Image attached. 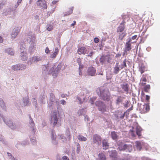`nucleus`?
Returning <instances> with one entry per match:
<instances>
[{
  "mask_svg": "<svg viewBox=\"0 0 160 160\" xmlns=\"http://www.w3.org/2000/svg\"><path fill=\"white\" fill-rule=\"evenodd\" d=\"M77 149H76V152L78 154L81 150V147L80 144L78 143H77Z\"/></svg>",
  "mask_w": 160,
  "mask_h": 160,
  "instance_id": "8fccbe9b",
  "label": "nucleus"
},
{
  "mask_svg": "<svg viewBox=\"0 0 160 160\" xmlns=\"http://www.w3.org/2000/svg\"><path fill=\"white\" fill-rule=\"evenodd\" d=\"M95 105L98 110L101 114H103L107 111V106L103 101L100 100L96 101L95 102Z\"/></svg>",
  "mask_w": 160,
  "mask_h": 160,
  "instance_id": "39448f33",
  "label": "nucleus"
},
{
  "mask_svg": "<svg viewBox=\"0 0 160 160\" xmlns=\"http://www.w3.org/2000/svg\"><path fill=\"white\" fill-rule=\"evenodd\" d=\"M29 119V124L30 125L31 128H32V131L34 134L35 132L34 128L35 126V123L32 118H30Z\"/></svg>",
  "mask_w": 160,
  "mask_h": 160,
  "instance_id": "a878e982",
  "label": "nucleus"
},
{
  "mask_svg": "<svg viewBox=\"0 0 160 160\" xmlns=\"http://www.w3.org/2000/svg\"><path fill=\"white\" fill-rule=\"evenodd\" d=\"M111 136L113 140H116L118 139V136L115 131H112L111 132Z\"/></svg>",
  "mask_w": 160,
  "mask_h": 160,
  "instance_id": "473e14b6",
  "label": "nucleus"
},
{
  "mask_svg": "<svg viewBox=\"0 0 160 160\" xmlns=\"http://www.w3.org/2000/svg\"><path fill=\"white\" fill-rule=\"evenodd\" d=\"M50 67V65L47 64V65H44L42 69V73L43 75H46L47 73L48 74V72L49 70V68Z\"/></svg>",
  "mask_w": 160,
  "mask_h": 160,
  "instance_id": "5701e85b",
  "label": "nucleus"
},
{
  "mask_svg": "<svg viewBox=\"0 0 160 160\" xmlns=\"http://www.w3.org/2000/svg\"><path fill=\"white\" fill-rule=\"evenodd\" d=\"M127 33H124L123 32L122 33H119V39L122 41L123 40V38L126 36Z\"/></svg>",
  "mask_w": 160,
  "mask_h": 160,
  "instance_id": "37998d69",
  "label": "nucleus"
},
{
  "mask_svg": "<svg viewBox=\"0 0 160 160\" xmlns=\"http://www.w3.org/2000/svg\"><path fill=\"white\" fill-rule=\"evenodd\" d=\"M120 70V69H119V68L114 67L113 73L115 74H117L119 72Z\"/></svg>",
  "mask_w": 160,
  "mask_h": 160,
  "instance_id": "de8ad7c7",
  "label": "nucleus"
},
{
  "mask_svg": "<svg viewBox=\"0 0 160 160\" xmlns=\"http://www.w3.org/2000/svg\"><path fill=\"white\" fill-rule=\"evenodd\" d=\"M1 117L3 122L12 129L18 131L20 128L21 125L20 122H13L11 119L10 118L5 117L3 115Z\"/></svg>",
  "mask_w": 160,
  "mask_h": 160,
  "instance_id": "7ed1b4c3",
  "label": "nucleus"
},
{
  "mask_svg": "<svg viewBox=\"0 0 160 160\" xmlns=\"http://www.w3.org/2000/svg\"><path fill=\"white\" fill-rule=\"evenodd\" d=\"M86 111L85 108H82L81 109H79L78 110L77 112V114L78 115L80 116L81 115L84 116L86 114Z\"/></svg>",
  "mask_w": 160,
  "mask_h": 160,
  "instance_id": "c85d7f7f",
  "label": "nucleus"
},
{
  "mask_svg": "<svg viewBox=\"0 0 160 160\" xmlns=\"http://www.w3.org/2000/svg\"><path fill=\"white\" fill-rule=\"evenodd\" d=\"M37 4L38 6H40L44 8H47L46 2L44 0H38L37 2Z\"/></svg>",
  "mask_w": 160,
  "mask_h": 160,
  "instance_id": "6ab92c4d",
  "label": "nucleus"
},
{
  "mask_svg": "<svg viewBox=\"0 0 160 160\" xmlns=\"http://www.w3.org/2000/svg\"><path fill=\"white\" fill-rule=\"evenodd\" d=\"M60 138H61V139L62 140L63 142H65L67 141V139L66 138V137H65V136H61Z\"/></svg>",
  "mask_w": 160,
  "mask_h": 160,
  "instance_id": "69168bd1",
  "label": "nucleus"
},
{
  "mask_svg": "<svg viewBox=\"0 0 160 160\" xmlns=\"http://www.w3.org/2000/svg\"><path fill=\"white\" fill-rule=\"evenodd\" d=\"M84 116V118L85 120H87L88 121H89L90 118H89V117L88 115L85 114Z\"/></svg>",
  "mask_w": 160,
  "mask_h": 160,
  "instance_id": "338daca9",
  "label": "nucleus"
},
{
  "mask_svg": "<svg viewBox=\"0 0 160 160\" xmlns=\"http://www.w3.org/2000/svg\"><path fill=\"white\" fill-rule=\"evenodd\" d=\"M12 12V10L10 8H8L6 11L4 12V14L6 15H9Z\"/></svg>",
  "mask_w": 160,
  "mask_h": 160,
  "instance_id": "603ef678",
  "label": "nucleus"
},
{
  "mask_svg": "<svg viewBox=\"0 0 160 160\" xmlns=\"http://www.w3.org/2000/svg\"><path fill=\"white\" fill-rule=\"evenodd\" d=\"M47 99L46 95L45 94L44 92H41L39 97L38 101L42 104H45Z\"/></svg>",
  "mask_w": 160,
  "mask_h": 160,
  "instance_id": "ddd939ff",
  "label": "nucleus"
},
{
  "mask_svg": "<svg viewBox=\"0 0 160 160\" xmlns=\"http://www.w3.org/2000/svg\"><path fill=\"white\" fill-rule=\"evenodd\" d=\"M127 61V60L126 59H124L123 60L122 63L121 64L122 65V66H123L125 67H127V65H126V63Z\"/></svg>",
  "mask_w": 160,
  "mask_h": 160,
  "instance_id": "e2e57ef3",
  "label": "nucleus"
},
{
  "mask_svg": "<svg viewBox=\"0 0 160 160\" xmlns=\"http://www.w3.org/2000/svg\"><path fill=\"white\" fill-rule=\"evenodd\" d=\"M20 57L21 60L25 61L27 60L28 58L27 54L26 53V49L23 46L21 45L20 48Z\"/></svg>",
  "mask_w": 160,
  "mask_h": 160,
  "instance_id": "6e6552de",
  "label": "nucleus"
},
{
  "mask_svg": "<svg viewBox=\"0 0 160 160\" xmlns=\"http://www.w3.org/2000/svg\"><path fill=\"white\" fill-rule=\"evenodd\" d=\"M78 138L79 140L81 141H86L87 140V139L86 137L80 135H79L78 136Z\"/></svg>",
  "mask_w": 160,
  "mask_h": 160,
  "instance_id": "a19ab883",
  "label": "nucleus"
},
{
  "mask_svg": "<svg viewBox=\"0 0 160 160\" xmlns=\"http://www.w3.org/2000/svg\"><path fill=\"white\" fill-rule=\"evenodd\" d=\"M75 149H74L72 150V151L71 154V156L72 157V158L73 159V158L74 157L75 155Z\"/></svg>",
  "mask_w": 160,
  "mask_h": 160,
  "instance_id": "0e129e2a",
  "label": "nucleus"
},
{
  "mask_svg": "<svg viewBox=\"0 0 160 160\" xmlns=\"http://www.w3.org/2000/svg\"><path fill=\"white\" fill-rule=\"evenodd\" d=\"M139 71L141 74H142L145 71L146 67L142 63H141L140 64H139Z\"/></svg>",
  "mask_w": 160,
  "mask_h": 160,
  "instance_id": "7c9ffc66",
  "label": "nucleus"
},
{
  "mask_svg": "<svg viewBox=\"0 0 160 160\" xmlns=\"http://www.w3.org/2000/svg\"><path fill=\"white\" fill-rule=\"evenodd\" d=\"M32 102L33 105H36L37 104V100L35 98H33L32 99Z\"/></svg>",
  "mask_w": 160,
  "mask_h": 160,
  "instance_id": "bf43d9fd",
  "label": "nucleus"
},
{
  "mask_svg": "<svg viewBox=\"0 0 160 160\" xmlns=\"http://www.w3.org/2000/svg\"><path fill=\"white\" fill-rule=\"evenodd\" d=\"M42 60V58L38 56H34L32 58H30L29 62L28 61V63L29 62H30V64H32V62H38L41 61Z\"/></svg>",
  "mask_w": 160,
  "mask_h": 160,
  "instance_id": "dca6fc26",
  "label": "nucleus"
},
{
  "mask_svg": "<svg viewBox=\"0 0 160 160\" xmlns=\"http://www.w3.org/2000/svg\"><path fill=\"white\" fill-rule=\"evenodd\" d=\"M67 136L68 139V140H70L71 137L69 131H68L67 132Z\"/></svg>",
  "mask_w": 160,
  "mask_h": 160,
  "instance_id": "052dcab7",
  "label": "nucleus"
},
{
  "mask_svg": "<svg viewBox=\"0 0 160 160\" xmlns=\"http://www.w3.org/2000/svg\"><path fill=\"white\" fill-rule=\"evenodd\" d=\"M97 98L96 97H92L90 98L89 99V103H90L91 105H93L95 104V101L96 100Z\"/></svg>",
  "mask_w": 160,
  "mask_h": 160,
  "instance_id": "58836bf2",
  "label": "nucleus"
},
{
  "mask_svg": "<svg viewBox=\"0 0 160 160\" xmlns=\"http://www.w3.org/2000/svg\"><path fill=\"white\" fill-rule=\"evenodd\" d=\"M79 65V73L80 75H81L82 74V69L84 68V66L82 63L80 64Z\"/></svg>",
  "mask_w": 160,
  "mask_h": 160,
  "instance_id": "e433bc0d",
  "label": "nucleus"
},
{
  "mask_svg": "<svg viewBox=\"0 0 160 160\" xmlns=\"http://www.w3.org/2000/svg\"><path fill=\"white\" fill-rule=\"evenodd\" d=\"M124 108H127L129 107L131 105H133L131 104V102L130 100L128 99H124L122 105Z\"/></svg>",
  "mask_w": 160,
  "mask_h": 160,
  "instance_id": "412c9836",
  "label": "nucleus"
},
{
  "mask_svg": "<svg viewBox=\"0 0 160 160\" xmlns=\"http://www.w3.org/2000/svg\"><path fill=\"white\" fill-rule=\"evenodd\" d=\"M31 38L30 37L27 38V42L30 43V45L29 48H35L34 46L36 39L35 36H33V38H32V39H31V38H32V36H31Z\"/></svg>",
  "mask_w": 160,
  "mask_h": 160,
  "instance_id": "f8f14e48",
  "label": "nucleus"
},
{
  "mask_svg": "<svg viewBox=\"0 0 160 160\" xmlns=\"http://www.w3.org/2000/svg\"><path fill=\"white\" fill-rule=\"evenodd\" d=\"M150 88V85L148 84L146 85L143 88V90L146 92H148Z\"/></svg>",
  "mask_w": 160,
  "mask_h": 160,
  "instance_id": "79ce46f5",
  "label": "nucleus"
},
{
  "mask_svg": "<svg viewBox=\"0 0 160 160\" xmlns=\"http://www.w3.org/2000/svg\"><path fill=\"white\" fill-rule=\"evenodd\" d=\"M99 60L102 64L103 65L105 64V62L106 61L105 55H102L100 58Z\"/></svg>",
  "mask_w": 160,
  "mask_h": 160,
  "instance_id": "f704fd0d",
  "label": "nucleus"
},
{
  "mask_svg": "<svg viewBox=\"0 0 160 160\" xmlns=\"http://www.w3.org/2000/svg\"><path fill=\"white\" fill-rule=\"evenodd\" d=\"M87 51V49L85 47L82 46L78 48L77 52L79 55H84Z\"/></svg>",
  "mask_w": 160,
  "mask_h": 160,
  "instance_id": "f3484780",
  "label": "nucleus"
},
{
  "mask_svg": "<svg viewBox=\"0 0 160 160\" xmlns=\"http://www.w3.org/2000/svg\"><path fill=\"white\" fill-rule=\"evenodd\" d=\"M121 86L122 89L125 91L126 92H128L129 87L128 83H125V84H123L121 85Z\"/></svg>",
  "mask_w": 160,
  "mask_h": 160,
  "instance_id": "c756f323",
  "label": "nucleus"
},
{
  "mask_svg": "<svg viewBox=\"0 0 160 160\" xmlns=\"http://www.w3.org/2000/svg\"><path fill=\"white\" fill-rule=\"evenodd\" d=\"M124 100V98L121 96H118L117 99L116 100V104L118 105H120V104H121L122 105Z\"/></svg>",
  "mask_w": 160,
  "mask_h": 160,
  "instance_id": "bb28decb",
  "label": "nucleus"
},
{
  "mask_svg": "<svg viewBox=\"0 0 160 160\" xmlns=\"http://www.w3.org/2000/svg\"><path fill=\"white\" fill-rule=\"evenodd\" d=\"M125 28V25H119L117 28V32H122L124 30Z\"/></svg>",
  "mask_w": 160,
  "mask_h": 160,
  "instance_id": "c9c22d12",
  "label": "nucleus"
},
{
  "mask_svg": "<svg viewBox=\"0 0 160 160\" xmlns=\"http://www.w3.org/2000/svg\"><path fill=\"white\" fill-rule=\"evenodd\" d=\"M95 54V52L93 51L91 52L89 54L86 55V56L88 57H90L91 58H92L93 55Z\"/></svg>",
  "mask_w": 160,
  "mask_h": 160,
  "instance_id": "13d9d810",
  "label": "nucleus"
},
{
  "mask_svg": "<svg viewBox=\"0 0 160 160\" xmlns=\"http://www.w3.org/2000/svg\"><path fill=\"white\" fill-rule=\"evenodd\" d=\"M59 50L58 48H55L54 51L53 52H52V53H51L50 56V58H51L52 60H53L56 58L57 55L58 53Z\"/></svg>",
  "mask_w": 160,
  "mask_h": 160,
  "instance_id": "4be33fe9",
  "label": "nucleus"
},
{
  "mask_svg": "<svg viewBox=\"0 0 160 160\" xmlns=\"http://www.w3.org/2000/svg\"><path fill=\"white\" fill-rule=\"evenodd\" d=\"M0 106L3 109H5L6 108L4 102L2 98H0Z\"/></svg>",
  "mask_w": 160,
  "mask_h": 160,
  "instance_id": "ea45409f",
  "label": "nucleus"
},
{
  "mask_svg": "<svg viewBox=\"0 0 160 160\" xmlns=\"http://www.w3.org/2000/svg\"><path fill=\"white\" fill-rule=\"evenodd\" d=\"M55 66L54 65L52 67L50 68L48 72V74H52L54 78H56L57 77L58 74V73H59L62 66V65L61 63H59L55 68H54Z\"/></svg>",
  "mask_w": 160,
  "mask_h": 160,
  "instance_id": "423d86ee",
  "label": "nucleus"
},
{
  "mask_svg": "<svg viewBox=\"0 0 160 160\" xmlns=\"http://www.w3.org/2000/svg\"><path fill=\"white\" fill-rule=\"evenodd\" d=\"M105 55L106 60L108 63L110 62V61L111 60V58L109 54H107Z\"/></svg>",
  "mask_w": 160,
  "mask_h": 160,
  "instance_id": "09e8293b",
  "label": "nucleus"
},
{
  "mask_svg": "<svg viewBox=\"0 0 160 160\" xmlns=\"http://www.w3.org/2000/svg\"><path fill=\"white\" fill-rule=\"evenodd\" d=\"M133 105H132V106H131L128 109L126 112H125L123 113L122 114V115H124V116L125 117L126 115V113H127L128 112H129L131 110H132L133 109Z\"/></svg>",
  "mask_w": 160,
  "mask_h": 160,
  "instance_id": "49530a36",
  "label": "nucleus"
},
{
  "mask_svg": "<svg viewBox=\"0 0 160 160\" xmlns=\"http://www.w3.org/2000/svg\"><path fill=\"white\" fill-rule=\"evenodd\" d=\"M118 149L119 154H120L121 158V160H130V156L127 153L128 151L131 152L132 150V146L130 144H125L123 142L119 141L117 142Z\"/></svg>",
  "mask_w": 160,
  "mask_h": 160,
  "instance_id": "f03ea898",
  "label": "nucleus"
},
{
  "mask_svg": "<svg viewBox=\"0 0 160 160\" xmlns=\"http://www.w3.org/2000/svg\"><path fill=\"white\" fill-rule=\"evenodd\" d=\"M48 27L47 28V30L49 31H50L52 30L53 28V26L52 25H48Z\"/></svg>",
  "mask_w": 160,
  "mask_h": 160,
  "instance_id": "864d4df0",
  "label": "nucleus"
},
{
  "mask_svg": "<svg viewBox=\"0 0 160 160\" xmlns=\"http://www.w3.org/2000/svg\"><path fill=\"white\" fill-rule=\"evenodd\" d=\"M35 50V48H29L28 51L30 54H32L33 52H34V50Z\"/></svg>",
  "mask_w": 160,
  "mask_h": 160,
  "instance_id": "5fc2aeb1",
  "label": "nucleus"
},
{
  "mask_svg": "<svg viewBox=\"0 0 160 160\" xmlns=\"http://www.w3.org/2000/svg\"><path fill=\"white\" fill-rule=\"evenodd\" d=\"M73 8V7H72L71 8H70L68 11L67 12H65V13L64 14V16H65L68 15H69L72 14V12Z\"/></svg>",
  "mask_w": 160,
  "mask_h": 160,
  "instance_id": "c03bdc74",
  "label": "nucleus"
},
{
  "mask_svg": "<svg viewBox=\"0 0 160 160\" xmlns=\"http://www.w3.org/2000/svg\"><path fill=\"white\" fill-rule=\"evenodd\" d=\"M101 143H102V147L103 150H106L109 148V145L108 140L106 139H103Z\"/></svg>",
  "mask_w": 160,
  "mask_h": 160,
  "instance_id": "a211bd4d",
  "label": "nucleus"
},
{
  "mask_svg": "<svg viewBox=\"0 0 160 160\" xmlns=\"http://www.w3.org/2000/svg\"><path fill=\"white\" fill-rule=\"evenodd\" d=\"M12 68L14 71L22 70L25 69L26 66L23 64H18L13 65L12 67Z\"/></svg>",
  "mask_w": 160,
  "mask_h": 160,
  "instance_id": "9b49d317",
  "label": "nucleus"
},
{
  "mask_svg": "<svg viewBox=\"0 0 160 160\" xmlns=\"http://www.w3.org/2000/svg\"><path fill=\"white\" fill-rule=\"evenodd\" d=\"M150 96L148 95H146L145 96V102L148 103H150Z\"/></svg>",
  "mask_w": 160,
  "mask_h": 160,
  "instance_id": "3c124183",
  "label": "nucleus"
},
{
  "mask_svg": "<svg viewBox=\"0 0 160 160\" xmlns=\"http://www.w3.org/2000/svg\"><path fill=\"white\" fill-rule=\"evenodd\" d=\"M77 99L78 100V104H82L83 102L84 101L85 99L83 98L82 100L81 98L78 97H77Z\"/></svg>",
  "mask_w": 160,
  "mask_h": 160,
  "instance_id": "a18cd8bd",
  "label": "nucleus"
},
{
  "mask_svg": "<svg viewBox=\"0 0 160 160\" xmlns=\"http://www.w3.org/2000/svg\"><path fill=\"white\" fill-rule=\"evenodd\" d=\"M135 125L136 126V134L138 136V138L141 137L142 135L141 134V131L142 130V129L141 127L138 124L137 122H135Z\"/></svg>",
  "mask_w": 160,
  "mask_h": 160,
  "instance_id": "2eb2a0df",
  "label": "nucleus"
},
{
  "mask_svg": "<svg viewBox=\"0 0 160 160\" xmlns=\"http://www.w3.org/2000/svg\"><path fill=\"white\" fill-rule=\"evenodd\" d=\"M23 105L24 107L29 106L30 104L29 99L27 97H23L22 98Z\"/></svg>",
  "mask_w": 160,
  "mask_h": 160,
  "instance_id": "393cba45",
  "label": "nucleus"
},
{
  "mask_svg": "<svg viewBox=\"0 0 160 160\" xmlns=\"http://www.w3.org/2000/svg\"><path fill=\"white\" fill-rule=\"evenodd\" d=\"M108 153L110 158L112 160H121V158L118 157V153L116 150H109Z\"/></svg>",
  "mask_w": 160,
  "mask_h": 160,
  "instance_id": "0eeeda50",
  "label": "nucleus"
},
{
  "mask_svg": "<svg viewBox=\"0 0 160 160\" xmlns=\"http://www.w3.org/2000/svg\"><path fill=\"white\" fill-rule=\"evenodd\" d=\"M5 51L6 52L11 56L13 55L14 54V52L13 49L12 48H7L5 49Z\"/></svg>",
  "mask_w": 160,
  "mask_h": 160,
  "instance_id": "cd10ccee",
  "label": "nucleus"
},
{
  "mask_svg": "<svg viewBox=\"0 0 160 160\" xmlns=\"http://www.w3.org/2000/svg\"><path fill=\"white\" fill-rule=\"evenodd\" d=\"M102 138L101 136L97 134L93 135L92 137V143L96 144L98 146H99L101 143Z\"/></svg>",
  "mask_w": 160,
  "mask_h": 160,
  "instance_id": "1a4fd4ad",
  "label": "nucleus"
},
{
  "mask_svg": "<svg viewBox=\"0 0 160 160\" xmlns=\"http://www.w3.org/2000/svg\"><path fill=\"white\" fill-rule=\"evenodd\" d=\"M96 70L92 66L89 67L87 71V74L89 76H94L96 75Z\"/></svg>",
  "mask_w": 160,
  "mask_h": 160,
  "instance_id": "9d476101",
  "label": "nucleus"
},
{
  "mask_svg": "<svg viewBox=\"0 0 160 160\" xmlns=\"http://www.w3.org/2000/svg\"><path fill=\"white\" fill-rule=\"evenodd\" d=\"M52 50H50L49 49V48H48V47H46V49H45V52L48 54H49V53H50V52H51V51Z\"/></svg>",
  "mask_w": 160,
  "mask_h": 160,
  "instance_id": "6e6d98bb",
  "label": "nucleus"
},
{
  "mask_svg": "<svg viewBox=\"0 0 160 160\" xmlns=\"http://www.w3.org/2000/svg\"><path fill=\"white\" fill-rule=\"evenodd\" d=\"M51 135L52 143L54 145L57 144L58 143V141L56 140L57 136L54 130L52 129L51 130Z\"/></svg>",
  "mask_w": 160,
  "mask_h": 160,
  "instance_id": "4468645a",
  "label": "nucleus"
},
{
  "mask_svg": "<svg viewBox=\"0 0 160 160\" xmlns=\"http://www.w3.org/2000/svg\"><path fill=\"white\" fill-rule=\"evenodd\" d=\"M20 30L18 27L15 28L13 30L12 34L11 37L12 38H15L17 35L18 34Z\"/></svg>",
  "mask_w": 160,
  "mask_h": 160,
  "instance_id": "aec40b11",
  "label": "nucleus"
},
{
  "mask_svg": "<svg viewBox=\"0 0 160 160\" xmlns=\"http://www.w3.org/2000/svg\"><path fill=\"white\" fill-rule=\"evenodd\" d=\"M129 51H127L126 50L124 49V52L122 54L123 56L124 57L126 55H128L129 53Z\"/></svg>",
  "mask_w": 160,
  "mask_h": 160,
  "instance_id": "4d7b16f0",
  "label": "nucleus"
},
{
  "mask_svg": "<svg viewBox=\"0 0 160 160\" xmlns=\"http://www.w3.org/2000/svg\"><path fill=\"white\" fill-rule=\"evenodd\" d=\"M53 12V11L52 12H47V14L45 16L46 18H48L49 16H50L51 15V14Z\"/></svg>",
  "mask_w": 160,
  "mask_h": 160,
  "instance_id": "680f3d73",
  "label": "nucleus"
},
{
  "mask_svg": "<svg viewBox=\"0 0 160 160\" xmlns=\"http://www.w3.org/2000/svg\"><path fill=\"white\" fill-rule=\"evenodd\" d=\"M149 104L147 103H145L143 105V109H145V111L143 110V111H141L142 113H145L149 111L150 110Z\"/></svg>",
  "mask_w": 160,
  "mask_h": 160,
  "instance_id": "b1692460",
  "label": "nucleus"
},
{
  "mask_svg": "<svg viewBox=\"0 0 160 160\" xmlns=\"http://www.w3.org/2000/svg\"><path fill=\"white\" fill-rule=\"evenodd\" d=\"M97 94L100 98L103 101L109 102L110 100V94L109 91L107 89H98Z\"/></svg>",
  "mask_w": 160,
  "mask_h": 160,
  "instance_id": "20e7f679",
  "label": "nucleus"
},
{
  "mask_svg": "<svg viewBox=\"0 0 160 160\" xmlns=\"http://www.w3.org/2000/svg\"><path fill=\"white\" fill-rule=\"evenodd\" d=\"M142 142H141L139 141H136V146L137 150L140 151L142 149Z\"/></svg>",
  "mask_w": 160,
  "mask_h": 160,
  "instance_id": "2f4dec72",
  "label": "nucleus"
},
{
  "mask_svg": "<svg viewBox=\"0 0 160 160\" xmlns=\"http://www.w3.org/2000/svg\"><path fill=\"white\" fill-rule=\"evenodd\" d=\"M48 107L50 109L53 110V112L51 116V122L53 127H59L61 126V115L63 113V110L61 108L58 100L55 99L53 93L50 94L49 102L48 103Z\"/></svg>",
  "mask_w": 160,
  "mask_h": 160,
  "instance_id": "f257e3e1",
  "label": "nucleus"
},
{
  "mask_svg": "<svg viewBox=\"0 0 160 160\" xmlns=\"http://www.w3.org/2000/svg\"><path fill=\"white\" fill-rule=\"evenodd\" d=\"M99 160H106V157L103 153H100L98 154Z\"/></svg>",
  "mask_w": 160,
  "mask_h": 160,
  "instance_id": "72a5a7b5",
  "label": "nucleus"
},
{
  "mask_svg": "<svg viewBox=\"0 0 160 160\" xmlns=\"http://www.w3.org/2000/svg\"><path fill=\"white\" fill-rule=\"evenodd\" d=\"M62 160H69L68 157L66 156H64L62 157Z\"/></svg>",
  "mask_w": 160,
  "mask_h": 160,
  "instance_id": "774afa93",
  "label": "nucleus"
},
{
  "mask_svg": "<svg viewBox=\"0 0 160 160\" xmlns=\"http://www.w3.org/2000/svg\"><path fill=\"white\" fill-rule=\"evenodd\" d=\"M131 45V44H128L126 43L124 49L130 51L132 49Z\"/></svg>",
  "mask_w": 160,
  "mask_h": 160,
  "instance_id": "4c0bfd02",
  "label": "nucleus"
}]
</instances>
